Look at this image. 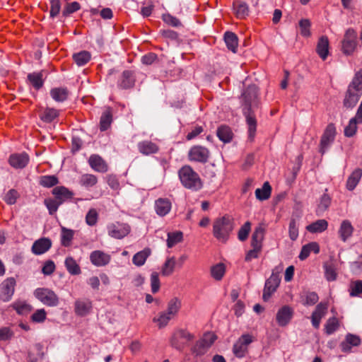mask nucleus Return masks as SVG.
<instances>
[{"instance_id":"16","label":"nucleus","mask_w":362,"mask_h":362,"mask_svg":"<svg viewBox=\"0 0 362 362\" xmlns=\"http://www.w3.org/2000/svg\"><path fill=\"white\" fill-rule=\"evenodd\" d=\"M361 344L360 337L356 334H347L345 339L340 344V348L344 353H350L353 347L358 346Z\"/></svg>"},{"instance_id":"54","label":"nucleus","mask_w":362,"mask_h":362,"mask_svg":"<svg viewBox=\"0 0 362 362\" xmlns=\"http://www.w3.org/2000/svg\"><path fill=\"white\" fill-rule=\"evenodd\" d=\"M310 21L308 19H302L299 21V28L300 35L305 37L310 35Z\"/></svg>"},{"instance_id":"7","label":"nucleus","mask_w":362,"mask_h":362,"mask_svg":"<svg viewBox=\"0 0 362 362\" xmlns=\"http://www.w3.org/2000/svg\"><path fill=\"white\" fill-rule=\"evenodd\" d=\"M255 341V337L250 334H243L233 344V353L238 358L244 357L248 351L249 345Z\"/></svg>"},{"instance_id":"12","label":"nucleus","mask_w":362,"mask_h":362,"mask_svg":"<svg viewBox=\"0 0 362 362\" xmlns=\"http://www.w3.org/2000/svg\"><path fill=\"white\" fill-rule=\"evenodd\" d=\"M327 310L328 304L325 302H321L315 307L310 317L312 325L315 329L320 327L321 320L326 315Z\"/></svg>"},{"instance_id":"29","label":"nucleus","mask_w":362,"mask_h":362,"mask_svg":"<svg viewBox=\"0 0 362 362\" xmlns=\"http://www.w3.org/2000/svg\"><path fill=\"white\" fill-rule=\"evenodd\" d=\"M42 71L33 72L28 75V82L36 90L40 89L44 83Z\"/></svg>"},{"instance_id":"25","label":"nucleus","mask_w":362,"mask_h":362,"mask_svg":"<svg viewBox=\"0 0 362 362\" xmlns=\"http://www.w3.org/2000/svg\"><path fill=\"white\" fill-rule=\"evenodd\" d=\"M138 148L143 155H150L158 151V146L151 141H143L138 144Z\"/></svg>"},{"instance_id":"63","label":"nucleus","mask_w":362,"mask_h":362,"mask_svg":"<svg viewBox=\"0 0 362 362\" xmlns=\"http://www.w3.org/2000/svg\"><path fill=\"white\" fill-rule=\"evenodd\" d=\"M331 198L327 194H324L321 198L318 205L317 211L320 212L325 211L330 205Z\"/></svg>"},{"instance_id":"56","label":"nucleus","mask_w":362,"mask_h":362,"mask_svg":"<svg viewBox=\"0 0 362 362\" xmlns=\"http://www.w3.org/2000/svg\"><path fill=\"white\" fill-rule=\"evenodd\" d=\"M45 204L47 206L49 214L53 215L55 214L61 205L55 199L48 198L45 199Z\"/></svg>"},{"instance_id":"58","label":"nucleus","mask_w":362,"mask_h":362,"mask_svg":"<svg viewBox=\"0 0 362 362\" xmlns=\"http://www.w3.org/2000/svg\"><path fill=\"white\" fill-rule=\"evenodd\" d=\"M8 163L14 168H21L23 167V156L21 154H12L9 158Z\"/></svg>"},{"instance_id":"37","label":"nucleus","mask_w":362,"mask_h":362,"mask_svg":"<svg viewBox=\"0 0 362 362\" xmlns=\"http://www.w3.org/2000/svg\"><path fill=\"white\" fill-rule=\"evenodd\" d=\"M74 230L66 228L64 226L61 228V243L64 247H69L74 236Z\"/></svg>"},{"instance_id":"11","label":"nucleus","mask_w":362,"mask_h":362,"mask_svg":"<svg viewBox=\"0 0 362 362\" xmlns=\"http://www.w3.org/2000/svg\"><path fill=\"white\" fill-rule=\"evenodd\" d=\"M194 337L185 329L175 332L171 339V344L177 349H182L184 346L193 339Z\"/></svg>"},{"instance_id":"50","label":"nucleus","mask_w":362,"mask_h":362,"mask_svg":"<svg viewBox=\"0 0 362 362\" xmlns=\"http://www.w3.org/2000/svg\"><path fill=\"white\" fill-rule=\"evenodd\" d=\"M324 269L325 276L327 281H332L336 280L337 274L336 272V268L332 264H325Z\"/></svg>"},{"instance_id":"26","label":"nucleus","mask_w":362,"mask_h":362,"mask_svg":"<svg viewBox=\"0 0 362 362\" xmlns=\"http://www.w3.org/2000/svg\"><path fill=\"white\" fill-rule=\"evenodd\" d=\"M317 254L320 252L319 244L316 242H311L303 246L301 251L299 254V259L300 260H305L307 259L311 252Z\"/></svg>"},{"instance_id":"49","label":"nucleus","mask_w":362,"mask_h":362,"mask_svg":"<svg viewBox=\"0 0 362 362\" xmlns=\"http://www.w3.org/2000/svg\"><path fill=\"white\" fill-rule=\"evenodd\" d=\"M349 293L351 296H358L362 293V281H351L349 284Z\"/></svg>"},{"instance_id":"62","label":"nucleus","mask_w":362,"mask_h":362,"mask_svg":"<svg viewBox=\"0 0 362 362\" xmlns=\"http://www.w3.org/2000/svg\"><path fill=\"white\" fill-rule=\"evenodd\" d=\"M289 237L292 240H296L298 237V228L297 226L296 221L292 218L289 223L288 227Z\"/></svg>"},{"instance_id":"8","label":"nucleus","mask_w":362,"mask_h":362,"mask_svg":"<svg viewBox=\"0 0 362 362\" xmlns=\"http://www.w3.org/2000/svg\"><path fill=\"white\" fill-rule=\"evenodd\" d=\"M358 45L357 33L352 29L349 28L344 33L341 42V50L346 55H350L354 53Z\"/></svg>"},{"instance_id":"51","label":"nucleus","mask_w":362,"mask_h":362,"mask_svg":"<svg viewBox=\"0 0 362 362\" xmlns=\"http://www.w3.org/2000/svg\"><path fill=\"white\" fill-rule=\"evenodd\" d=\"M47 318V312L44 308L38 309L30 316V321L34 323H42Z\"/></svg>"},{"instance_id":"41","label":"nucleus","mask_w":362,"mask_h":362,"mask_svg":"<svg viewBox=\"0 0 362 362\" xmlns=\"http://www.w3.org/2000/svg\"><path fill=\"white\" fill-rule=\"evenodd\" d=\"M353 230L354 228L349 221H342L339 230L341 239L345 242L351 235Z\"/></svg>"},{"instance_id":"30","label":"nucleus","mask_w":362,"mask_h":362,"mask_svg":"<svg viewBox=\"0 0 362 362\" xmlns=\"http://www.w3.org/2000/svg\"><path fill=\"white\" fill-rule=\"evenodd\" d=\"M167 236L166 244L168 248L173 247L183 240V233L180 230L169 232Z\"/></svg>"},{"instance_id":"10","label":"nucleus","mask_w":362,"mask_h":362,"mask_svg":"<svg viewBox=\"0 0 362 362\" xmlns=\"http://www.w3.org/2000/svg\"><path fill=\"white\" fill-rule=\"evenodd\" d=\"M108 235L116 239H122L127 236L131 230L130 226L124 223H112L107 226Z\"/></svg>"},{"instance_id":"19","label":"nucleus","mask_w":362,"mask_h":362,"mask_svg":"<svg viewBox=\"0 0 362 362\" xmlns=\"http://www.w3.org/2000/svg\"><path fill=\"white\" fill-rule=\"evenodd\" d=\"M279 284V279L277 276L272 274L265 283L263 299L267 301L269 299L272 294L276 291Z\"/></svg>"},{"instance_id":"20","label":"nucleus","mask_w":362,"mask_h":362,"mask_svg":"<svg viewBox=\"0 0 362 362\" xmlns=\"http://www.w3.org/2000/svg\"><path fill=\"white\" fill-rule=\"evenodd\" d=\"M90 168L98 173H106L108 170V165L106 162L98 155H92L88 159Z\"/></svg>"},{"instance_id":"24","label":"nucleus","mask_w":362,"mask_h":362,"mask_svg":"<svg viewBox=\"0 0 362 362\" xmlns=\"http://www.w3.org/2000/svg\"><path fill=\"white\" fill-rule=\"evenodd\" d=\"M264 237V228L262 225L257 226L251 238L252 247H257L262 249V241Z\"/></svg>"},{"instance_id":"34","label":"nucleus","mask_w":362,"mask_h":362,"mask_svg":"<svg viewBox=\"0 0 362 362\" xmlns=\"http://www.w3.org/2000/svg\"><path fill=\"white\" fill-rule=\"evenodd\" d=\"M211 276L216 281H221L226 274V266L223 263L213 265L210 269Z\"/></svg>"},{"instance_id":"45","label":"nucleus","mask_w":362,"mask_h":362,"mask_svg":"<svg viewBox=\"0 0 362 362\" xmlns=\"http://www.w3.org/2000/svg\"><path fill=\"white\" fill-rule=\"evenodd\" d=\"M150 254L151 251L149 249H144L140 252H138L134 255L132 258L134 264L138 267L144 265Z\"/></svg>"},{"instance_id":"35","label":"nucleus","mask_w":362,"mask_h":362,"mask_svg":"<svg viewBox=\"0 0 362 362\" xmlns=\"http://www.w3.org/2000/svg\"><path fill=\"white\" fill-rule=\"evenodd\" d=\"M328 223L325 219H320L307 226L306 229L313 233H322L327 230Z\"/></svg>"},{"instance_id":"38","label":"nucleus","mask_w":362,"mask_h":362,"mask_svg":"<svg viewBox=\"0 0 362 362\" xmlns=\"http://www.w3.org/2000/svg\"><path fill=\"white\" fill-rule=\"evenodd\" d=\"M112 121V111L110 108L106 109L102 114L100 120V129L101 131L107 130Z\"/></svg>"},{"instance_id":"28","label":"nucleus","mask_w":362,"mask_h":362,"mask_svg":"<svg viewBox=\"0 0 362 362\" xmlns=\"http://www.w3.org/2000/svg\"><path fill=\"white\" fill-rule=\"evenodd\" d=\"M216 135L223 143H229L233 139V134L228 126L221 125L218 128Z\"/></svg>"},{"instance_id":"31","label":"nucleus","mask_w":362,"mask_h":362,"mask_svg":"<svg viewBox=\"0 0 362 362\" xmlns=\"http://www.w3.org/2000/svg\"><path fill=\"white\" fill-rule=\"evenodd\" d=\"M224 40L228 49L235 53L238 45V40L236 35L232 32H226L224 35Z\"/></svg>"},{"instance_id":"27","label":"nucleus","mask_w":362,"mask_h":362,"mask_svg":"<svg viewBox=\"0 0 362 362\" xmlns=\"http://www.w3.org/2000/svg\"><path fill=\"white\" fill-rule=\"evenodd\" d=\"M176 264L177 261L175 257L172 256L167 257L161 269L162 275L164 276H170L174 272Z\"/></svg>"},{"instance_id":"2","label":"nucleus","mask_w":362,"mask_h":362,"mask_svg":"<svg viewBox=\"0 0 362 362\" xmlns=\"http://www.w3.org/2000/svg\"><path fill=\"white\" fill-rule=\"evenodd\" d=\"M178 177L182 185L192 192H197L202 189L203 181L199 175L189 165H183L178 170Z\"/></svg>"},{"instance_id":"33","label":"nucleus","mask_w":362,"mask_h":362,"mask_svg":"<svg viewBox=\"0 0 362 362\" xmlns=\"http://www.w3.org/2000/svg\"><path fill=\"white\" fill-rule=\"evenodd\" d=\"M361 177H362V170L361 169L356 168L355 170H354L353 173L351 174V175L349 177V178L347 180V182H346L347 189L349 190H353L358 185Z\"/></svg>"},{"instance_id":"22","label":"nucleus","mask_w":362,"mask_h":362,"mask_svg":"<svg viewBox=\"0 0 362 362\" xmlns=\"http://www.w3.org/2000/svg\"><path fill=\"white\" fill-rule=\"evenodd\" d=\"M52 194L54 195V199L61 204L65 201L71 199L74 195L72 192L63 186L54 187L52 189Z\"/></svg>"},{"instance_id":"14","label":"nucleus","mask_w":362,"mask_h":362,"mask_svg":"<svg viewBox=\"0 0 362 362\" xmlns=\"http://www.w3.org/2000/svg\"><path fill=\"white\" fill-rule=\"evenodd\" d=\"M293 316V310L288 305L281 308L276 313V320L280 327H285L291 320Z\"/></svg>"},{"instance_id":"61","label":"nucleus","mask_w":362,"mask_h":362,"mask_svg":"<svg viewBox=\"0 0 362 362\" xmlns=\"http://www.w3.org/2000/svg\"><path fill=\"white\" fill-rule=\"evenodd\" d=\"M209 348V346H206L202 341L199 340L194 346L192 351L196 356H202L207 351Z\"/></svg>"},{"instance_id":"15","label":"nucleus","mask_w":362,"mask_h":362,"mask_svg":"<svg viewBox=\"0 0 362 362\" xmlns=\"http://www.w3.org/2000/svg\"><path fill=\"white\" fill-rule=\"evenodd\" d=\"M111 260L110 255L102 250H94L90 254V261L95 267L107 265Z\"/></svg>"},{"instance_id":"64","label":"nucleus","mask_w":362,"mask_h":362,"mask_svg":"<svg viewBox=\"0 0 362 362\" xmlns=\"http://www.w3.org/2000/svg\"><path fill=\"white\" fill-rule=\"evenodd\" d=\"M151 286L152 293H156L159 291L160 280L157 272H153L151 275Z\"/></svg>"},{"instance_id":"9","label":"nucleus","mask_w":362,"mask_h":362,"mask_svg":"<svg viewBox=\"0 0 362 362\" xmlns=\"http://www.w3.org/2000/svg\"><path fill=\"white\" fill-rule=\"evenodd\" d=\"M210 151L204 146L194 145L188 151V160L192 162L206 163L209 158Z\"/></svg>"},{"instance_id":"1","label":"nucleus","mask_w":362,"mask_h":362,"mask_svg":"<svg viewBox=\"0 0 362 362\" xmlns=\"http://www.w3.org/2000/svg\"><path fill=\"white\" fill-rule=\"evenodd\" d=\"M257 97V92L255 86H249L243 93V98L245 103L243 114L246 118V122L248 126L249 138L251 140L254 139L257 129V120L255 115L251 111V107L255 103Z\"/></svg>"},{"instance_id":"13","label":"nucleus","mask_w":362,"mask_h":362,"mask_svg":"<svg viewBox=\"0 0 362 362\" xmlns=\"http://www.w3.org/2000/svg\"><path fill=\"white\" fill-rule=\"evenodd\" d=\"M16 281L13 278H8L0 285V299L8 301L14 292Z\"/></svg>"},{"instance_id":"42","label":"nucleus","mask_w":362,"mask_h":362,"mask_svg":"<svg viewBox=\"0 0 362 362\" xmlns=\"http://www.w3.org/2000/svg\"><path fill=\"white\" fill-rule=\"evenodd\" d=\"M173 319L168 313L165 311L159 313L156 316L153 318V322L156 323L159 329L163 328L168 325L170 320Z\"/></svg>"},{"instance_id":"32","label":"nucleus","mask_w":362,"mask_h":362,"mask_svg":"<svg viewBox=\"0 0 362 362\" xmlns=\"http://www.w3.org/2000/svg\"><path fill=\"white\" fill-rule=\"evenodd\" d=\"M233 10L236 17L240 19H243L248 16V6L243 1H237L233 2Z\"/></svg>"},{"instance_id":"23","label":"nucleus","mask_w":362,"mask_h":362,"mask_svg":"<svg viewBox=\"0 0 362 362\" xmlns=\"http://www.w3.org/2000/svg\"><path fill=\"white\" fill-rule=\"evenodd\" d=\"M329 40L326 36H322L320 37L317 47L316 52L319 57L325 61L329 54Z\"/></svg>"},{"instance_id":"59","label":"nucleus","mask_w":362,"mask_h":362,"mask_svg":"<svg viewBox=\"0 0 362 362\" xmlns=\"http://www.w3.org/2000/svg\"><path fill=\"white\" fill-rule=\"evenodd\" d=\"M251 230V224L249 221L245 223V224L240 228L238 231V239L240 241H245L247 240L248 235Z\"/></svg>"},{"instance_id":"21","label":"nucleus","mask_w":362,"mask_h":362,"mask_svg":"<svg viewBox=\"0 0 362 362\" xmlns=\"http://www.w3.org/2000/svg\"><path fill=\"white\" fill-rule=\"evenodd\" d=\"M172 204L168 199L159 198L155 202V210L160 216L167 215L171 210Z\"/></svg>"},{"instance_id":"52","label":"nucleus","mask_w":362,"mask_h":362,"mask_svg":"<svg viewBox=\"0 0 362 362\" xmlns=\"http://www.w3.org/2000/svg\"><path fill=\"white\" fill-rule=\"evenodd\" d=\"M319 297L315 292H308L302 296V303L305 305H313L318 301Z\"/></svg>"},{"instance_id":"44","label":"nucleus","mask_w":362,"mask_h":362,"mask_svg":"<svg viewBox=\"0 0 362 362\" xmlns=\"http://www.w3.org/2000/svg\"><path fill=\"white\" fill-rule=\"evenodd\" d=\"M69 92L64 88H54L50 90L52 98L57 102H63L66 100Z\"/></svg>"},{"instance_id":"17","label":"nucleus","mask_w":362,"mask_h":362,"mask_svg":"<svg viewBox=\"0 0 362 362\" xmlns=\"http://www.w3.org/2000/svg\"><path fill=\"white\" fill-rule=\"evenodd\" d=\"M92 308V302L89 299H78L75 301L74 311L78 316H86L91 312Z\"/></svg>"},{"instance_id":"60","label":"nucleus","mask_w":362,"mask_h":362,"mask_svg":"<svg viewBox=\"0 0 362 362\" xmlns=\"http://www.w3.org/2000/svg\"><path fill=\"white\" fill-rule=\"evenodd\" d=\"M162 20L168 25L173 27H178L181 25V23L178 18L170 15V13H165L162 16Z\"/></svg>"},{"instance_id":"4","label":"nucleus","mask_w":362,"mask_h":362,"mask_svg":"<svg viewBox=\"0 0 362 362\" xmlns=\"http://www.w3.org/2000/svg\"><path fill=\"white\" fill-rule=\"evenodd\" d=\"M233 230V218L228 215L217 218L213 224L214 236L219 241L226 243Z\"/></svg>"},{"instance_id":"46","label":"nucleus","mask_w":362,"mask_h":362,"mask_svg":"<svg viewBox=\"0 0 362 362\" xmlns=\"http://www.w3.org/2000/svg\"><path fill=\"white\" fill-rule=\"evenodd\" d=\"M180 308L181 301L177 298H173L168 302L165 312L173 318L177 315Z\"/></svg>"},{"instance_id":"57","label":"nucleus","mask_w":362,"mask_h":362,"mask_svg":"<svg viewBox=\"0 0 362 362\" xmlns=\"http://www.w3.org/2000/svg\"><path fill=\"white\" fill-rule=\"evenodd\" d=\"M59 116V113L54 109H47L41 116V119L45 122H51Z\"/></svg>"},{"instance_id":"48","label":"nucleus","mask_w":362,"mask_h":362,"mask_svg":"<svg viewBox=\"0 0 362 362\" xmlns=\"http://www.w3.org/2000/svg\"><path fill=\"white\" fill-rule=\"evenodd\" d=\"M73 59L78 66H83L90 59V54L87 51H81L73 55Z\"/></svg>"},{"instance_id":"18","label":"nucleus","mask_w":362,"mask_h":362,"mask_svg":"<svg viewBox=\"0 0 362 362\" xmlns=\"http://www.w3.org/2000/svg\"><path fill=\"white\" fill-rule=\"evenodd\" d=\"M52 247V241L48 238H41L33 243L32 252L40 255L47 252Z\"/></svg>"},{"instance_id":"39","label":"nucleus","mask_w":362,"mask_h":362,"mask_svg":"<svg viewBox=\"0 0 362 362\" xmlns=\"http://www.w3.org/2000/svg\"><path fill=\"white\" fill-rule=\"evenodd\" d=\"M339 326H340V322L337 317H329L327 320L326 323L325 324V328H324L325 332L327 335L332 334L333 333H334L336 331H337L339 329Z\"/></svg>"},{"instance_id":"55","label":"nucleus","mask_w":362,"mask_h":362,"mask_svg":"<svg viewBox=\"0 0 362 362\" xmlns=\"http://www.w3.org/2000/svg\"><path fill=\"white\" fill-rule=\"evenodd\" d=\"M98 220V213L95 209H90L86 216V223L90 226H95Z\"/></svg>"},{"instance_id":"40","label":"nucleus","mask_w":362,"mask_h":362,"mask_svg":"<svg viewBox=\"0 0 362 362\" xmlns=\"http://www.w3.org/2000/svg\"><path fill=\"white\" fill-rule=\"evenodd\" d=\"M272 187L268 182L264 183L262 188H257L255 190L256 198L263 201L268 199L271 196Z\"/></svg>"},{"instance_id":"53","label":"nucleus","mask_w":362,"mask_h":362,"mask_svg":"<svg viewBox=\"0 0 362 362\" xmlns=\"http://www.w3.org/2000/svg\"><path fill=\"white\" fill-rule=\"evenodd\" d=\"M40 183L45 187H51L58 183V179L54 175H45L40 177Z\"/></svg>"},{"instance_id":"5","label":"nucleus","mask_w":362,"mask_h":362,"mask_svg":"<svg viewBox=\"0 0 362 362\" xmlns=\"http://www.w3.org/2000/svg\"><path fill=\"white\" fill-rule=\"evenodd\" d=\"M337 135L336 127L333 123H329L324 130L320 141L319 152L323 155L331 147Z\"/></svg>"},{"instance_id":"36","label":"nucleus","mask_w":362,"mask_h":362,"mask_svg":"<svg viewBox=\"0 0 362 362\" xmlns=\"http://www.w3.org/2000/svg\"><path fill=\"white\" fill-rule=\"evenodd\" d=\"M134 84V77L130 71H124L122 73L119 86L124 89L132 88Z\"/></svg>"},{"instance_id":"47","label":"nucleus","mask_w":362,"mask_h":362,"mask_svg":"<svg viewBox=\"0 0 362 362\" xmlns=\"http://www.w3.org/2000/svg\"><path fill=\"white\" fill-rule=\"evenodd\" d=\"M65 266L67 271L72 275H77L81 273V269L76 260L71 257H68L65 259Z\"/></svg>"},{"instance_id":"3","label":"nucleus","mask_w":362,"mask_h":362,"mask_svg":"<svg viewBox=\"0 0 362 362\" xmlns=\"http://www.w3.org/2000/svg\"><path fill=\"white\" fill-rule=\"evenodd\" d=\"M362 95V69L357 71L348 87L344 105L347 108L354 107Z\"/></svg>"},{"instance_id":"43","label":"nucleus","mask_w":362,"mask_h":362,"mask_svg":"<svg viewBox=\"0 0 362 362\" xmlns=\"http://www.w3.org/2000/svg\"><path fill=\"white\" fill-rule=\"evenodd\" d=\"M98 183V177L93 174H83L79 178V184L86 187L90 188Z\"/></svg>"},{"instance_id":"6","label":"nucleus","mask_w":362,"mask_h":362,"mask_svg":"<svg viewBox=\"0 0 362 362\" xmlns=\"http://www.w3.org/2000/svg\"><path fill=\"white\" fill-rule=\"evenodd\" d=\"M34 296L47 306L55 307L59 303L57 295L52 290L47 288H38L35 289Z\"/></svg>"}]
</instances>
